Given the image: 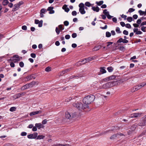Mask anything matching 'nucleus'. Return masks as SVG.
I'll use <instances>...</instances> for the list:
<instances>
[{
  "label": "nucleus",
  "mask_w": 146,
  "mask_h": 146,
  "mask_svg": "<svg viewBox=\"0 0 146 146\" xmlns=\"http://www.w3.org/2000/svg\"><path fill=\"white\" fill-rule=\"evenodd\" d=\"M73 106L76 108L79 111H85L86 109L89 110V107L88 105L82 102L75 103L73 104Z\"/></svg>",
  "instance_id": "1"
},
{
  "label": "nucleus",
  "mask_w": 146,
  "mask_h": 146,
  "mask_svg": "<svg viewBox=\"0 0 146 146\" xmlns=\"http://www.w3.org/2000/svg\"><path fill=\"white\" fill-rule=\"evenodd\" d=\"M95 99V97L93 95L88 96L83 99V103L88 105L93 102Z\"/></svg>",
  "instance_id": "2"
},
{
  "label": "nucleus",
  "mask_w": 146,
  "mask_h": 146,
  "mask_svg": "<svg viewBox=\"0 0 146 146\" xmlns=\"http://www.w3.org/2000/svg\"><path fill=\"white\" fill-rule=\"evenodd\" d=\"M84 6V4L82 3H80L78 5L79 7V11L82 15L86 13V11L85 10Z\"/></svg>",
  "instance_id": "3"
},
{
  "label": "nucleus",
  "mask_w": 146,
  "mask_h": 146,
  "mask_svg": "<svg viewBox=\"0 0 146 146\" xmlns=\"http://www.w3.org/2000/svg\"><path fill=\"white\" fill-rule=\"evenodd\" d=\"M23 4V2L21 1L15 4L13 6L12 11H14L17 10L20 8V6Z\"/></svg>",
  "instance_id": "4"
},
{
  "label": "nucleus",
  "mask_w": 146,
  "mask_h": 146,
  "mask_svg": "<svg viewBox=\"0 0 146 146\" xmlns=\"http://www.w3.org/2000/svg\"><path fill=\"white\" fill-rule=\"evenodd\" d=\"M146 85V83L143 82L135 86V90H138Z\"/></svg>",
  "instance_id": "5"
},
{
  "label": "nucleus",
  "mask_w": 146,
  "mask_h": 146,
  "mask_svg": "<svg viewBox=\"0 0 146 146\" xmlns=\"http://www.w3.org/2000/svg\"><path fill=\"white\" fill-rule=\"evenodd\" d=\"M111 84L112 83L111 82L106 83L101 87V88L106 89L110 88L111 86Z\"/></svg>",
  "instance_id": "6"
},
{
  "label": "nucleus",
  "mask_w": 146,
  "mask_h": 146,
  "mask_svg": "<svg viewBox=\"0 0 146 146\" xmlns=\"http://www.w3.org/2000/svg\"><path fill=\"white\" fill-rule=\"evenodd\" d=\"M38 133H37L35 132L33 134H30L27 135V137L29 139H35L37 137Z\"/></svg>",
  "instance_id": "7"
},
{
  "label": "nucleus",
  "mask_w": 146,
  "mask_h": 146,
  "mask_svg": "<svg viewBox=\"0 0 146 146\" xmlns=\"http://www.w3.org/2000/svg\"><path fill=\"white\" fill-rule=\"evenodd\" d=\"M116 78L115 76L111 75L110 76L104 79V80L105 81H109L111 80H113Z\"/></svg>",
  "instance_id": "8"
},
{
  "label": "nucleus",
  "mask_w": 146,
  "mask_h": 146,
  "mask_svg": "<svg viewBox=\"0 0 146 146\" xmlns=\"http://www.w3.org/2000/svg\"><path fill=\"white\" fill-rule=\"evenodd\" d=\"M12 60L15 62H16L20 60L19 57L18 55H15L12 58Z\"/></svg>",
  "instance_id": "9"
},
{
  "label": "nucleus",
  "mask_w": 146,
  "mask_h": 146,
  "mask_svg": "<svg viewBox=\"0 0 146 146\" xmlns=\"http://www.w3.org/2000/svg\"><path fill=\"white\" fill-rule=\"evenodd\" d=\"M29 86V88H31L35 85H38V83L37 82L35 81H32L29 84H27Z\"/></svg>",
  "instance_id": "10"
},
{
  "label": "nucleus",
  "mask_w": 146,
  "mask_h": 146,
  "mask_svg": "<svg viewBox=\"0 0 146 146\" xmlns=\"http://www.w3.org/2000/svg\"><path fill=\"white\" fill-rule=\"evenodd\" d=\"M141 114V113H133L130 115V117L131 118L137 117H140Z\"/></svg>",
  "instance_id": "11"
},
{
  "label": "nucleus",
  "mask_w": 146,
  "mask_h": 146,
  "mask_svg": "<svg viewBox=\"0 0 146 146\" xmlns=\"http://www.w3.org/2000/svg\"><path fill=\"white\" fill-rule=\"evenodd\" d=\"M41 113L42 111L40 110L34 111L31 112L30 113L29 115L31 116H32L33 115H37L39 113Z\"/></svg>",
  "instance_id": "12"
},
{
  "label": "nucleus",
  "mask_w": 146,
  "mask_h": 146,
  "mask_svg": "<svg viewBox=\"0 0 146 146\" xmlns=\"http://www.w3.org/2000/svg\"><path fill=\"white\" fill-rule=\"evenodd\" d=\"M94 60L93 57H89L87 58L84 59V61H85V62H83L84 64H85L87 62H89L92 61Z\"/></svg>",
  "instance_id": "13"
},
{
  "label": "nucleus",
  "mask_w": 146,
  "mask_h": 146,
  "mask_svg": "<svg viewBox=\"0 0 146 146\" xmlns=\"http://www.w3.org/2000/svg\"><path fill=\"white\" fill-rule=\"evenodd\" d=\"M133 30L134 32L135 33L136 35H141L142 33V32L141 31H138V29L134 28L133 29Z\"/></svg>",
  "instance_id": "14"
},
{
  "label": "nucleus",
  "mask_w": 146,
  "mask_h": 146,
  "mask_svg": "<svg viewBox=\"0 0 146 146\" xmlns=\"http://www.w3.org/2000/svg\"><path fill=\"white\" fill-rule=\"evenodd\" d=\"M146 125V121L145 120L141 121L138 124V125L139 126H144Z\"/></svg>",
  "instance_id": "15"
},
{
  "label": "nucleus",
  "mask_w": 146,
  "mask_h": 146,
  "mask_svg": "<svg viewBox=\"0 0 146 146\" xmlns=\"http://www.w3.org/2000/svg\"><path fill=\"white\" fill-rule=\"evenodd\" d=\"M46 12V10L45 9H42L40 11V17H44L43 14L44 13Z\"/></svg>",
  "instance_id": "16"
},
{
  "label": "nucleus",
  "mask_w": 146,
  "mask_h": 146,
  "mask_svg": "<svg viewBox=\"0 0 146 146\" xmlns=\"http://www.w3.org/2000/svg\"><path fill=\"white\" fill-rule=\"evenodd\" d=\"M72 69V68H70L68 69H65L61 73L60 75H63V74H65V73H66L70 71Z\"/></svg>",
  "instance_id": "17"
},
{
  "label": "nucleus",
  "mask_w": 146,
  "mask_h": 146,
  "mask_svg": "<svg viewBox=\"0 0 146 146\" xmlns=\"http://www.w3.org/2000/svg\"><path fill=\"white\" fill-rule=\"evenodd\" d=\"M53 7L52 6L50 7H48L47 10L50 11V14H53L54 13V11L53 10Z\"/></svg>",
  "instance_id": "18"
},
{
  "label": "nucleus",
  "mask_w": 146,
  "mask_h": 146,
  "mask_svg": "<svg viewBox=\"0 0 146 146\" xmlns=\"http://www.w3.org/2000/svg\"><path fill=\"white\" fill-rule=\"evenodd\" d=\"M36 126L38 129L43 127L44 126L41 123H36L35 124Z\"/></svg>",
  "instance_id": "19"
},
{
  "label": "nucleus",
  "mask_w": 146,
  "mask_h": 146,
  "mask_svg": "<svg viewBox=\"0 0 146 146\" xmlns=\"http://www.w3.org/2000/svg\"><path fill=\"white\" fill-rule=\"evenodd\" d=\"M92 9L94 11L96 12H98L99 11L100 9L98 7H95V6H93L92 7Z\"/></svg>",
  "instance_id": "20"
},
{
  "label": "nucleus",
  "mask_w": 146,
  "mask_h": 146,
  "mask_svg": "<svg viewBox=\"0 0 146 146\" xmlns=\"http://www.w3.org/2000/svg\"><path fill=\"white\" fill-rule=\"evenodd\" d=\"M26 93L25 92H22L18 93L16 94L17 96V98H18L23 96H24Z\"/></svg>",
  "instance_id": "21"
},
{
  "label": "nucleus",
  "mask_w": 146,
  "mask_h": 146,
  "mask_svg": "<svg viewBox=\"0 0 146 146\" xmlns=\"http://www.w3.org/2000/svg\"><path fill=\"white\" fill-rule=\"evenodd\" d=\"M65 116L66 118L69 119H70L72 117L70 113L68 112H66Z\"/></svg>",
  "instance_id": "22"
},
{
  "label": "nucleus",
  "mask_w": 146,
  "mask_h": 146,
  "mask_svg": "<svg viewBox=\"0 0 146 146\" xmlns=\"http://www.w3.org/2000/svg\"><path fill=\"white\" fill-rule=\"evenodd\" d=\"M102 46L101 45H98L95 46L93 49V51H97L99 50Z\"/></svg>",
  "instance_id": "23"
},
{
  "label": "nucleus",
  "mask_w": 146,
  "mask_h": 146,
  "mask_svg": "<svg viewBox=\"0 0 146 146\" xmlns=\"http://www.w3.org/2000/svg\"><path fill=\"white\" fill-rule=\"evenodd\" d=\"M45 137V136L41 135H38L36 137L37 139H43Z\"/></svg>",
  "instance_id": "24"
},
{
  "label": "nucleus",
  "mask_w": 146,
  "mask_h": 146,
  "mask_svg": "<svg viewBox=\"0 0 146 146\" xmlns=\"http://www.w3.org/2000/svg\"><path fill=\"white\" fill-rule=\"evenodd\" d=\"M104 3V1H96V4L98 6H100L102 5Z\"/></svg>",
  "instance_id": "25"
},
{
  "label": "nucleus",
  "mask_w": 146,
  "mask_h": 146,
  "mask_svg": "<svg viewBox=\"0 0 146 146\" xmlns=\"http://www.w3.org/2000/svg\"><path fill=\"white\" fill-rule=\"evenodd\" d=\"M100 71L102 74L106 73V72L104 67H101L100 68Z\"/></svg>",
  "instance_id": "26"
},
{
  "label": "nucleus",
  "mask_w": 146,
  "mask_h": 146,
  "mask_svg": "<svg viewBox=\"0 0 146 146\" xmlns=\"http://www.w3.org/2000/svg\"><path fill=\"white\" fill-rule=\"evenodd\" d=\"M85 5L86 6L89 7L92 6V5L89 2H86L85 3Z\"/></svg>",
  "instance_id": "27"
},
{
  "label": "nucleus",
  "mask_w": 146,
  "mask_h": 146,
  "mask_svg": "<svg viewBox=\"0 0 146 146\" xmlns=\"http://www.w3.org/2000/svg\"><path fill=\"white\" fill-rule=\"evenodd\" d=\"M29 88V86H28V84H27L23 86L22 88L21 89L22 90H24Z\"/></svg>",
  "instance_id": "28"
},
{
  "label": "nucleus",
  "mask_w": 146,
  "mask_h": 146,
  "mask_svg": "<svg viewBox=\"0 0 146 146\" xmlns=\"http://www.w3.org/2000/svg\"><path fill=\"white\" fill-rule=\"evenodd\" d=\"M103 13L107 17V16H108L109 15V12L107 11V10L106 9H104L103 11Z\"/></svg>",
  "instance_id": "29"
},
{
  "label": "nucleus",
  "mask_w": 146,
  "mask_h": 146,
  "mask_svg": "<svg viewBox=\"0 0 146 146\" xmlns=\"http://www.w3.org/2000/svg\"><path fill=\"white\" fill-rule=\"evenodd\" d=\"M8 0H3V4L4 5H6L9 3Z\"/></svg>",
  "instance_id": "30"
},
{
  "label": "nucleus",
  "mask_w": 146,
  "mask_h": 146,
  "mask_svg": "<svg viewBox=\"0 0 146 146\" xmlns=\"http://www.w3.org/2000/svg\"><path fill=\"white\" fill-rule=\"evenodd\" d=\"M107 47L106 48V49H107L108 48H109L110 47L109 46L110 45L112 44L113 43V42H107Z\"/></svg>",
  "instance_id": "31"
},
{
  "label": "nucleus",
  "mask_w": 146,
  "mask_h": 146,
  "mask_svg": "<svg viewBox=\"0 0 146 146\" xmlns=\"http://www.w3.org/2000/svg\"><path fill=\"white\" fill-rule=\"evenodd\" d=\"M16 109V108L15 107H11L9 109V111H15Z\"/></svg>",
  "instance_id": "32"
},
{
  "label": "nucleus",
  "mask_w": 146,
  "mask_h": 146,
  "mask_svg": "<svg viewBox=\"0 0 146 146\" xmlns=\"http://www.w3.org/2000/svg\"><path fill=\"white\" fill-rule=\"evenodd\" d=\"M115 31L118 33H121V31H120V28L117 27H116L115 29Z\"/></svg>",
  "instance_id": "33"
},
{
  "label": "nucleus",
  "mask_w": 146,
  "mask_h": 146,
  "mask_svg": "<svg viewBox=\"0 0 146 146\" xmlns=\"http://www.w3.org/2000/svg\"><path fill=\"white\" fill-rule=\"evenodd\" d=\"M111 33L109 32H106V36L107 37H109L111 36Z\"/></svg>",
  "instance_id": "34"
},
{
  "label": "nucleus",
  "mask_w": 146,
  "mask_h": 146,
  "mask_svg": "<svg viewBox=\"0 0 146 146\" xmlns=\"http://www.w3.org/2000/svg\"><path fill=\"white\" fill-rule=\"evenodd\" d=\"M73 97H68V98H66L65 100V102H68L70 101V100H72V99H73V98H72Z\"/></svg>",
  "instance_id": "35"
},
{
  "label": "nucleus",
  "mask_w": 146,
  "mask_h": 146,
  "mask_svg": "<svg viewBox=\"0 0 146 146\" xmlns=\"http://www.w3.org/2000/svg\"><path fill=\"white\" fill-rule=\"evenodd\" d=\"M32 78V76H27L26 77V79H27V80H25V81H28V80H31Z\"/></svg>",
  "instance_id": "36"
},
{
  "label": "nucleus",
  "mask_w": 146,
  "mask_h": 146,
  "mask_svg": "<svg viewBox=\"0 0 146 146\" xmlns=\"http://www.w3.org/2000/svg\"><path fill=\"white\" fill-rule=\"evenodd\" d=\"M107 69L109 72H111L113 70V68L111 67H109L107 68Z\"/></svg>",
  "instance_id": "37"
},
{
  "label": "nucleus",
  "mask_w": 146,
  "mask_h": 146,
  "mask_svg": "<svg viewBox=\"0 0 146 146\" xmlns=\"http://www.w3.org/2000/svg\"><path fill=\"white\" fill-rule=\"evenodd\" d=\"M51 70V68L50 67H47L45 69V71L46 72H48Z\"/></svg>",
  "instance_id": "38"
},
{
  "label": "nucleus",
  "mask_w": 146,
  "mask_h": 146,
  "mask_svg": "<svg viewBox=\"0 0 146 146\" xmlns=\"http://www.w3.org/2000/svg\"><path fill=\"white\" fill-rule=\"evenodd\" d=\"M138 13H139L140 15H142L145 14V12L141 10L139 11Z\"/></svg>",
  "instance_id": "39"
},
{
  "label": "nucleus",
  "mask_w": 146,
  "mask_h": 146,
  "mask_svg": "<svg viewBox=\"0 0 146 146\" xmlns=\"http://www.w3.org/2000/svg\"><path fill=\"white\" fill-rule=\"evenodd\" d=\"M109 131H106L102 132L101 133H99L98 134V135L99 136L102 135L104 134H105L106 133L108 132Z\"/></svg>",
  "instance_id": "40"
},
{
  "label": "nucleus",
  "mask_w": 146,
  "mask_h": 146,
  "mask_svg": "<svg viewBox=\"0 0 146 146\" xmlns=\"http://www.w3.org/2000/svg\"><path fill=\"white\" fill-rule=\"evenodd\" d=\"M136 125H133L131 127V129L132 130H134L136 128Z\"/></svg>",
  "instance_id": "41"
},
{
  "label": "nucleus",
  "mask_w": 146,
  "mask_h": 146,
  "mask_svg": "<svg viewBox=\"0 0 146 146\" xmlns=\"http://www.w3.org/2000/svg\"><path fill=\"white\" fill-rule=\"evenodd\" d=\"M58 27L60 29V31L63 30L64 29V27H63L62 25H59L58 26Z\"/></svg>",
  "instance_id": "42"
},
{
  "label": "nucleus",
  "mask_w": 146,
  "mask_h": 146,
  "mask_svg": "<svg viewBox=\"0 0 146 146\" xmlns=\"http://www.w3.org/2000/svg\"><path fill=\"white\" fill-rule=\"evenodd\" d=\"M127 20L128 22H131L132 20V17H128L127 18Z\"/></svg>",
  "instance_id": "43"
},
{
  "label": "nucleus",
  "mask_w": 146,
  "mask_h": 146,
  "mask_svg": "<svg viewBox=\"0 0 146 146\" xmlns=\"http://www.w3.org/2000/svg\"><path fill=\"white\" fill-rule=\"evenodd\" d=\"M116 137H117L116 134H113L110 137V138L111 139H113Z\"/></svg>",
  "instance_id": "44"
},
{
  "label": "nucleus",
  "mask_w": 146,
  "mask_h": 146,
  "mask_svg": "<svg viewBox=\"0 0 146 146\" xmlns=\"http://www.w3.org/2000/svg\"><path fill=\"white\" fill-rule=\"evenodd\" d=\"M19 65L21 67L23 68L24 66V63L23 62H19Z\"/></svg>",
  "instance_id": "45"
},
{
  "label": "nucleus",
  "mask_w": 146,
  "mask_h": 146,
  "mask_svg": "<svg viewBox=\"0 0 146 146\" xmlns=\"http://www.w3.org/2000/svg\"><path fill=\"white\" fill-rule=\"evenodd\" d=\"M42 23L43 21L42 20H41L40 22L38 24V27H42Z\"/></svg>",
  "instance_id": "46"
},
{
  "label": "nucleus",
  "mask_w": 146,
  "mask_h": 146,
  "mask_svg": "<svg viewBox=\"0 0 146 146\" xmlns=\"http://www.w3.org/2000/svg\"><path fill=\"white\" fill-rule=\"evenodd\" d=\"M135 11V9H133L132 8H131L129 9L128 10V12L129 13H131Z\"/></svg>",
  "instance_id": "47"
},
{
  "label": "nucleus",
  "mask_w": 146,
  "mask_h": 146,
  "mask_svg": "<svg viewBox=\"0 0 146 146\" xmlns=\"http://www.w3.org/2000/svg\"><path fill=\"white\" fill-rule=\"evenodd\" d=\"M123 39L122 38H120L117 41V43H119L123 42Z\"/></svg>",
  "instance_id": "48"
},
{
  "label": "nucleus",
  "mask_w": 146,
  "mask_h": 146,
  "mask_svg": "<svg viewBox=\"0 0 146 146\" xmlns=\"http://www.w3.org/2000/svg\"><path fill=\"white\" fill-rule=\"evenodd\" d=\"M117 137H119V136H123L124 135L123 134L121 133H117L116 134Z\"/></svg>",
  "instance_id": "49"
},
{
  "label": "nucleus",
  "mask_w": 146,
  "mask_h": 146,
  "mask_svg": "<svg viewBox=\"0 0 146 146\" xmlns=\"http://www.w3.org/2000/svg\"><path fill=\"white\" fill-rule=\"evenodd\" d=\"M60 30H59L58 27H56V32L58 35H59L60 33Z\"/></svg>",
  "instance_id": "50"
},
{
  "label": "nucleus",
  "mask_w": 146,
  "mask_h": 146,
  "mask_svg": "<svg viewBox=\"0 0 146 146\" xmlns=\"http://www.w3.org/2000/svg\"><path fill=\"white\" fill-rule=\"evenodd\" d=\"M125 26L126 28H129V29L131 28V25L129 24H128V23L127 24L125 25Z\"/></svg>",
  "instance_id": "51"
},
{
  "label": "nucleus",
  "mask_w": 146,
  "mask_h": 146,
  "mask_svg": "<svg viewBox=\"0 0 146 146\" xmlns=\"http://www.w3.org/2000/svg\"><path fill=\"white\" fill-rule=\"evenodd\" d=\"M11 2L9 3L8 4V7L10 8L12 7L13 6V4Z\"/></svg>",
  "instance_id": "52"
},
{
  "label": "nucleus",
  "mask_w": 146,
  "mask_h": 146,
  "mask_svg": "<svg viewBox=\"0 0 146 146\" xmlns=\"http://www.w3.org/2000/svg\"><path fill=\"white\" fill-rule=\"evenodd\" d=\"M123 33L124 35H127L128 34V31L126 30H124L123 31Z\"/></svg>",
  "instance_id": "53"
},
{
  "label": "nucleus",
  "mask_w": 146,
  "mask_h": 146,
  "mask_svg": "<svg viewBox=\"0 0 146 146\" xmlns=\"http://www.w3.org/2000/svg\"><path fill=\"white\" fill-rule=\"evenodd\" d=\"M64 24L66 26H67L68 25L69 23V22L67 21H65L64 22Z\"/></svg>",
  "instance_id": "54"
},
{
  "label": "nucleus",
  "mask_w": 146,
  "mask_h": 146,
  "mask_svg": "<svg viewBox=\"0 0 146 146\" xmlns=\"http://www.w3.org/2000/svg\"><path fill=\"white\" fill-rule=\"evenodd\" d=\"M72 14L73 16H76L77 15V12L75 11H73L72 13Z\"/></svg>",
  "instance_id": "55"
},
{
  "label": "nucleus",
  "mask_w": 146,
  "mask_h": 146,
  "mask_svg": "<svg viewBox=\"0 0 146 146\" xmlns=\"http://www.w3.org/2000/svg\"><path fill=\"white\" fill-rule=\"evenodd\" d=\"M27 135V133L25 132H22L21 133V135L22 136H25L26 135Z\"/></svg>",
  "instance_id": "56"
},
{
  "label": "nucleus",
  "mask_w": 146,
  "mask_h": 146,
  "mask_svg": "<svg viewBox=\"0 0 146 146\" xmlns=\"http://www.w3.org/2000/svg\"><path fill=\"white\" fill-rule=\"evenodd\" d=\"M27 27L26 25H23L22 27V29L23 30H26L27 29Z\"/></svg>",
  "instance_id": "57"
},
{
  "label": "nucleus",
  "mask_w": 146,
  "mask_h": 146,
  "mask_svg": "<svg viewBox=\"0 0 146 146\" xmlns=\"http://www.w3.org/2000/svg\"><path fill=\"white\" fill-rule=\"evenodd\" d=\"M31 56L33 58H35L36 57V54L33 53L31 54Z\"/></svg>",
  "instance_id": "58"
},
{
  "label": "nucleus",
  "mask_w": 146,
  "mask_h": 146,
  "mask_svg": "<svg viewBox=\"0 0 146 146\" xmlns=\"http://www.w3.org/2000/svg\"><path fill=\"white\" fill-rule=\"evenodd\" d=\"M70 38V36L69 35H66L65 36V38L66 39H68Z\"/></svg>",
  "instance_id": "59"
},
{
  "label": "nucleus",
  "mask_w": 146,
  "mask_h": 146,
  "mask_svg": "<svg viewBox=\"0 0 146 146\" xmlns=\"http://www.w3.org/2000/svg\"><path fill=\"white\" fill-rule=\"evenodd\" d=\"M37 130V127L36 126H34L33 127L32 130L34 131H36Z\"/></svg>",
  "instance_id": "60"
},
{
  "label": "nucleus",
  "mask_w": 146,
  "mask_h": 146,
  "mask_svg": "<svg viewBox=\"0 0 146 146\" xmlns=\"http://www.w3.org/2000/svg\"><path fill=\"white\" fill-rule=\"evenodd\" d=\"M141 22V19H138L137 21V23L138 24H140Z\"/></svg>",
  "instance_id": "61"
},
{
  "label": "nucleus",
  "mask_w": 146,
  "mask_h": 146,
  "mask_svg": "<svg viewBox=\"0 0 146 146\" xmlns=\"http://www.w3.org/2000/svg\"><path fill=\"white\" fill-rule=\"evenodd\" d=\"M129 42V41L128 40H127L125 39H123V43H127Z\"/></svg>",
  "instance_id": "62"
},
{
  "label": "nucleus",
  "mask_w": 146,
  "mask_h": 146,
  "mask_svg": "<svg viewBox=\"0 0 146 146\" xmlns=\"http://www.w3.org/2000/svg\"><path fill=\"white\" fill-rule=\"evenodd\" d=\"M72 38H75L77 36V34L76 33H73L72 34Z\"/></svg>",
  "instance_id": "63"
},
{
  "label": "nucleus",
  "mask_w": 146,
  "mask_h": 146,
  "mask_svg": "<svg viewBox=\"0 0 146 146\" xmlns=\"http://www.w3.org/2000/svg\"><path fill=\"white\" fill-rule=\"evenodd\" d=\"M121 25L123 27H124L125 26V23L123 22H121L120 23Z\"/></svg>",
  "instance_id": "64"
}]
</instances>
